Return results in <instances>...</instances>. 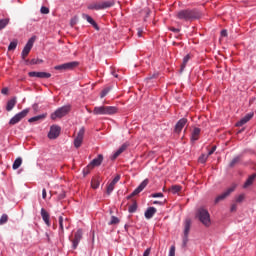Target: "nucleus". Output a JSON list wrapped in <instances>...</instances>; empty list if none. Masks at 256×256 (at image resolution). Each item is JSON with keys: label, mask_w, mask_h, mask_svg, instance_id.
Here are the masks:
<instances>
[{"label": "nucleus", "mask_w": 256, "mask_h": 256, "mask_svg": "<svg viewBox=\"0 0 256 256\" xmlns=\"http://www.w3.org/2000/svg\"><path fill=\"white\" fill-rule=\"evenodd\" d=\"M99 185H101L99 178H92L91 180V187L92 189H99Z\"/></svg>", "instance_id": "32"}, {"label": "nucleus", "mask_w": 256, "mask_h": 256, "mask_svg": "<svg viewBox=\"0 0 256 256\" xmlns=\"http://www.w3.org/2000/svg\"><path fill=\"white\" fill-rule=\"evenodd\" d=\"M253 119V113H249L246 116H244L240 121L236 123V127H243L245 123H249Z\"/></svg>", "instance_id": "19"}, {"label": "nucleus", "mask_w": 256, "mask_h": 256, "mask_svg": "<svg viewBox=\"0 0 256 256\" xmlns=\"http://www.w3.org/2000/svg\"><path fill=\"white\" fill-rule=\"evenodd\" d=\"M221 36L222 37H227V30H222L221 31Z\"/></svg>", "instance_id": "55"}, {"label": "nucleus", "mask_w": 256, "mask_h": 256, "mask_svg": "<svg viewBox=\"0 0 256 256\" xmlns=\"http://www.w3.org/2000/svg\"><path fill=\"white\" fill-rule=\"evenodd\" d=\"M79 22V18L77 16H74L71 20H70V25L71 27H75V25H77V23Z\"/></svg>", "instance_id": "41"}, {"label": "nucleus", "mask_w": 256, "mask_h": 256, "mask_svg": "<svg viewBox=\"0 0 256 256\" xmlns=\"http://www.w3.org/2000/svg\"><path fill=\"white\" fill-rule=\"evenodd\" d=\"M189 59H191V56L189 54L183 58V63L181 64V68H180L181 73L185 71V67H187V63H189Z\"/></svg>", "instance_id": "31"}, {"label": "nucleus", "mask_w": 256, "mask_h": 256, "mask_svg": "<svg viewBox=\"0 0 256 256\" xmlns=\"http://www.w3.org/2000/svg\"><path fill=\"white\" fill-rule=\"evenodd\" d=\"M196 217L205 227H209L211 225V215L207 209L203 207L198 208Z\"/></svg>", "instance_id": "2"}, {"label": "nucleus", "mask_w": 256, "mask_h": 256, "mask_svg": "<svg viewBox=\"0 0 256 256\" xmlns=\"http://www.w3.org/2000/svg\"><path fill=\"white\" fill-rule=\"evenodd\" d=\"M170 31L173 33H179L181 30L179 28H171Z\"/></svg>", "instance_id": "54"}, {"label": "nucleus", "mask_w": 256, "mask_h": 256, "mask_svg": "<svg viewBox=\"0 0 256 256\" xmlns=\"http://www.w3.org/2000/svg\"><path fill=\"white\" fill-rule=\"evenodd\" d=\"M41 217H42L44 223L47 225V227H51V222L49 221V219H50L49 213L46 211L45 208L41 209Z\"/></svg>", "instance_id": "26"}, {"label": "nucleus", "mask_w": 256, "mask_h": 256, "mask_svg": "<svg viewBox=\"0 0 256 256\" xmlns=\"http://www.w3.org/2000/svg\"><path fill=\"white\" fill-rule=\"evenodd\" d=\"M113 5H115V1H104L90 4L88 5V9L100 11L101 9H109V7H113Z\"/></svg>", "instance_id": "4"}, {"label": "nucleus", "mask_w": 256, "mask_h": 256, "mask_svg": "<svg viewBox=\"0 0 256 256\" xmlns=\"http://www.w3.org/2000/svg\"><path fill=\"white\" fill-rule=\"evenodd\" d=\"M83 137H85V127L80 128L77 137L74 139V146L79 149L83 143Z\"/></svg>", "instance_id": "11"}, {"label": "nucleus", "mask_w": 256, "mask_h": 256, "mask_svg": "<svg viewBox=\"0 0 256 256\" xmlns=\"http://www.w3.org/2000/svg\"><path fill=\"white\" fill-rule=\"evenodd\" d=\"M76 67H79V62L73 61L55 66L54 69L56 71H72V69H75Z\"/></svg>", "instance_id": "7"}, {"label": "nucleus", "mask_w": 256, "mask_h": 256, "mask_svg": "<svg viewBox=\"0 0 256 256\" xmlns=\"http://www.w3.org/2000/svg\"><path fill=\"white\" fill-rule=\"evenodd\" d=\"M255 179H256V173L250 175L248 179L245 181V183L243 184V189H249V187H251V185L255 183Z\"/></svg>", "instance_id": "23"}, {"label": "nucleus", "mask_w": 256, "mask_h": 256, "mask_svg": "<svg viewBox=\"0 0 256 256\" xmlns=\"http://www.w3.org/2000/svg\"><path fill=\"white\" fill-rule=\"evenodd\" d=\"M185 125H187V119L186 118L180 119L175 126V132L181 133V131H183V127H185Z\"/></svg>", "instance_id": "22"}, {"label": "nucleus", "mask_w": 256, "mask_h": 256, "mask_svg": "<svg viewBox=\"0 0 256 256\" xmlns=\"http://www.w3.org/2000/svg\"><path fill=\"white\" fill-rule=\"evenodd\" d=\"M149 255H151V248L146 249L143 254V256H149Z\"/></svg>", "instance_id": "52"}, {"label": "nucleus", "mask_w": 256, "mask_h": 256, "mask_svg": "<svg viewBox=\"0 0 256 256\" xmlns=\"http://www.w3.org/2000/svg\"><path fill=\"white\" fill-rule=\"evenodd\" d=\"M142 33H143V31L139 30L138 31V37H141Z\"/></svg>", "instance_id": "58"}, {"label": "nucleus", "mask_w": 256, "mask_h": 256, "mask_svg": "<svg viewBox=\"0 0 256 256\" xmlns=\"http://www.w3.org/2000/svg\"><path fill=\"white\" fill-rule=\"evenodd\" d=\"M129 213H135L137 211V201L133 200V203L128 208Z\"/></svg>", "instance_id": "35"}, {"label": "nucleus", "mask_w": 256, "mask_h": 256, "mask_svg": "<svg viewBox=\"0 0 256 256\" xmlns=\"http://www.w3.org/2000/svg\"><path fill=\"white\" fill-rule=\"evenodd\" d=\"M40 12L42 13V15H49V8L42 6Z\"/></svg>", "instance_id": "44"}, {"label": "nucleus", "mask_w": 256, "mask_h": 256, "mask_svg": "<svg viewBox=\"0 0 256 256\" xmlns=\"http://www.w3.org/2000/svg\"><path fill=\"white\" fill-rule=\"evenodd\" d=\"M125 229H127V225H125Z\"/></svg>", "instance_id": "63"}, {"label": "nucleus", "mask_w": 256, "mask_h": 256, "mask_svg": "<svg viewBox=\"0 0 256 256\" xmlns=\"http://www.w3.org/2000/svg\"><path fill=\"white\" fill-rule=\"evenodd\" d=\"M117 224H119V218L112 216L108 225H117Z\"/></svg>", "instance_id": "40"}, {"label": "nucleus", "mask_w": 256, "mask_h": 256, "mask_svg": "<svg viewBox=\"0 0 256 256\" xmlns=\"http://www.w3.org/2000/svg\"><path fill=\"white\" fill-rule=\"evenodd\" d=\"M49 78H51V73H47V72L38 73V79H49Z\"/></svg>", "instance_id": "34"}, {"label": "nucleus", "mask_w": 256, "mask_h": 256, "mask_svg": "<svg viewBox=\"0 0 256 256\" xmlns=\"http://www.w3.org/2000/svg\"><path fill=\"white\" fill-rule=\"evenodd\" d=\"M41 63H43V60L42 59H35L33 58L31 61H30V65H41Z\"/></svg>", "instance_id": "39"}, {"label": "nucleus", "mask_w": 256, "mask_h": 256, "mask_svg": "<svg viewBox=\"0 0 256 256\" xmlns=\"http://www.w3.org/2000/svg\"><path fill=\"white\" fill-rule=\"evenodd\" d=\"M28 75H29V77H37V78H39V72H35V71L29 72Z\"/></svg>", "instance_id": "47"}, {"label": "nucleus", "mask_w": 256, "mask_h": 256, "mask_svg": "<svg viewBox=\"0 0 256 256\" xmlns=\"http://www.w3.org/2000/svg\"><path fill=\"white\" fill-rule=\"evenodd\" d=\"M235 189H237V184H233L224 193L218 195L214 200L215 205H217V203H221V201H225V199H227V197H229V195H231Z\"/></svg>", "instance_id": "6"}, {"label": "nucleus", "mask_w": 256, "mask_h": 256, "mask_svg": "<svg viewBox=\"0 0 256 256\" xmlns=\"http://www.w3.org/2000/svg\"><path fill=\"white\" fill-rule=\"evenodd\" d=\"M169 191L175 195V193H179V191H181V186L180 185H173V186H171Z\"/></svg>", "instance_id": "36"}, {"label": "nucleus", "mask_w": 256, "mask_h": 256, "mask_svg": "<svg viewBox=\"0 0 256 256\" xmlns=\"http://www.w3.org/2000/svg\"><path fill=\"white\" fill-rule=\"evenodd\" d=\"M60 199H65V194L60 195Z\"/></svg>", "instance_id": "60"}, {"label": "nucleus", "mask_w": 256, "mask_h": 256, "mask_svg": "<svg viewBox=\"0 0 256 256\" xmlns=\"http://www.w3.org/2000/svg\"><path fill=\"white\" fill-rule=\"evenodd\" d=\"M69 111H71V106L66 105L58 108L54 113L51 114V119L55 121V119H61L62 117H65V115L69 114Z\"/></svg>", "instance_id": "5"}, {"label": "nucleus", "mask_w": 256, "mask_h": 256, "mask_svg": "<svg viewBox=\"0 0 256 256\" xmlns=\"http://www.w3.org/2000/svg\"><path fill=\"white\" fill-rule=\"evenodd\" d=\"M59 227L60 231L63 233L65 229H69L71 227V222H69L68 218H64L63 216L59 217Z\"/></svg>", "instance_id": "16"}, {"label": "nucleus", "mask_w": 256, "mask_h": 256, "mask_svg": "<svg viewBox=\"0 0 256 256\" xmlns=\"http://www.w3.org/2000/svg\"><path fill=\"white\" fill-rule=\"evenodd\" d=\"M110 91L111 88H104L100 94L101 99H103V97H105Z\"/></svg>", "instance_id": "42"}, {"label": "nucleus", "mask_w": 256, "mask_h": 256, "mask_svg": "<svg viewBox=\"0 0 256 256\" xmlns=\"http://www.w3.org/2000/svg\"><path fill=\"white\" fill-rule=\"evenodd\" d=\"M94 115H115L117 107L115 106H96L92 111Z\"/></svg>", "instance_id": "3"}, {"label": "nucleus", "mask_w": 256, "mask_h": 256, "mask_svg": "<svg viewBox=\"0 0 256 256\" xmlns=\"http://www.w3.org/2000/svg\"><path fill=\"white\" fill-rule=\"evenodd\" d=\"M253 119V113H249L246 116H244L240 121L236 123V127H243L245 123H249Z\"/></svg>", "instance_id": "21"}, {"label": "nucleus", "mask_w": 256, "mask_h": 256, "mask_svg": "<svg viewBox=\"0 0 256 256\" xmlns=\"http://www.w3.org/2000/svg\"><path fill=\"white\" fill-rule=\"evenodd\" d=\"M9 221V216L7 214H3L0 218V225H5Z\"/></svg>", "instance_id": "38"}, {"label": "nucleus", "mask_w": 256, "mask_h": 256, "mask_svg": "<svg viewBox=\"0 0 256 256\" xmlns=\"http://www.w3.org/2000/svg\"><path fill=\"white\" fill-rule=\"evenodd\" d=\"M234 166H235V162H231L230 167H234Z\"/></svg>", "instance_id": "59"}, {"label": "nucleus", "mask_w": 256, "mask_h": 256, "mask_svg": "<svg viewBox=\"0 0 256 256\" xmlns=\"http://www.w3.org/2000/svg\"><path fill=\"white\" fill-rule=\"evenodd\" d=\"M29 114V109H24L20 113L16 114L13 118H11L9 124L10 125H17L21 119H25Z\"/></svg>", "instance_id": "10"}, {"label": "nucleus", "mask_w": 256, "mask_h": 256, "mask_svg": "<svg viewBox=\"0 0 256 256\" xmlns=\"http://www.w3.org/2000/svg\"><path fill=\"white\" fill-rule=\"evenodd\" d=\"M92 161H103V154H99L97 158H94Z\"/></svg>", "instance_id": "50"}, {"label": "nucleus", "mask_w": 256, "mask_h": 256, "mask_svg": "<svg viewBox=\"0 0 256 256\" xmlns=\"http://www.w3.org/2000/svg\"><path fill=\"white\" fill-rule=\"evenodd\" d=\"M35 43V37H32L28 40V42L26 43L24 49L22 50V59L23 61H25V59H27V56L29 55V53H31V49H33V44Z\"/></svg>", "instance_id": "9"}, {"label": "nucleus", "mask_w": 256, "mask_h": 256, "mask_svg": "<svg viewBox=\"0 0 256 256\" xmlns=\"http://www.w3.org/2000/svg\"><path fill=\"white\" fill-rule=\"evenodd\" d=\"M17 105V98H12L7 102L6 111H13V108Z\"/></svg>", "instance_id": "28"}, {"label": "nucleus", "mask_w": 256, "mask_h": 256, "mask_svg": "<svg viewBox=\"0 0 256 256\" xmlns=\"http://www.w3.org/2000/svg\"><path fill=\"white\" fill-rule=\"evenodd\" d=\"M15 161H23V158L22 157H18L15 159Z\"/></svg>", "instance_id": "57"}, {"label": "nucleus", "mask_w": 256, "mask_h": 256, "mask_svg": "<svg viewBox=\"0 0 256 256\" xmlns=\"http://www.w3.org/2000/svg\"><path fill=\"white\" fill-rule=\"evenodd\" d=\"M1 93H2V95H8V93H9V88H7V87L3 88V89L1 90Z\"/></svg>", "instance_id": "48"}, {"label": "nucleus", "mask_w": 256, "mask_h": 256, "mask_svg": "<svg viewBox=\"0 0 256 256\" xmlns=\"http://www.w3.org/2000/svg\"><path fill=\"white\" fill-rule=\"evenodd\" d=\"M112 75L117 79L119 75H117L115 72H112Z\"/></svg>", "instance_id": "56"}, {"label": "nucleus", "mask_w": 256, "mask_h": 256, "mask_svg": "<svg viewBox=\"0 0 256 256\" xmlns=\"http://www.w3.org/2000/svg\"><path fill=\"white\" fill-rule=\"evenodd\" d=\"M230 211H231V213L237 211V204H232L230 207Z\"/></svg>", "instance_id": "49"}, {"label": "nucleus", "mask_w": 256, "mask_h": 256, "mask_svg": "<svg viewBox=\"0 0 256 256\" xmlns=\"http://www.w3.org/2000/svg\"><path fill=\"white\" fill-rule=\"evenodd\" d=\"M101 165V161H92L88 164L87 167L83 169V175L84 177H87L89 173H91V169H95V167H99Z\"/></svg>", "instance_id": "15"}, {"label": "nucleus", "mask_w": 256, "mask_h": 256, "mask_svg": "<svg viewBox=\"0 0 256 256\" xmlns=\"http://www.w3.org/2000/svg\"><path fill=\"white\" fill-rule=\"evenodd\" d=\"M81 239H83V230L78 229L74 234V239L72 240V249H77Z\"/></svg>", "instance_id": "14"}, {"label": "nucleus", "mask_w": 256, "mask_h": 256, "mask_svg": "<svg viewBox=\"0 0 256 256\" xmlns=\"http://www.w3.org/2000/svg\"><path fill=\"white\" fill-rule=\"evenodd\" d=\"M169 256H175V245H172L170 247Z\"/></svg>", "instance_id": "46"}, {"label": "nucleus", "mask_w": 256, "mask_h": 256, "mask_svg": "<svg viewBox=\"0 0 256 256\" xmlns=\"http://www.w3.org/2000/svg\"><path fill=\"white\" fill-rule=\"evenodd\" d=\"M159 201H154V205H159Z\"/></svg>", "instance_id": "61"}, {"label": "nucleus", "mask_w": 256, "mask_h": 256, "mask_svg": "<svg viewBox=\"0 0 256 256\" xmlns=\"http://www.w3.org/2000/svg\"><path fill=\"white\" fill-rule=\"evenodd\" d=\"M245 201V194H240L236 197V203H243Z\"/></svg>", "instance_id": "43"}, {"label": "nucleus", "mask_w": 256, "mask_h": 256, "mask_svg": "<svg viewBox=\"0 0 256 256\" xmlns=\"http://www.w3.org/2000/svg\"><path fill=\"white\" fill-rule=\"evenodd\" d=\"M42 199H47V190L45 188L42 190Z\"/></svg>", "instance_id": "51"}, {"label": "nucleus", "mask_w": 256, "mask_h": 256, "mask_svg": "<svg viewBox=\"0 0 256 256\" xmlns=\"http://www.w3.org/2000/svg\"><path fill=\"white\" fill-rule=\"evenodd\" d=\"M120 180H121V175L117 174L115 178L111 181V183L107 186L108 195H111V193H113V189H115V185H117V183H119Z\"/></svg>", "instance_id": "17"}, {"label": "nucleus", "mask_w": 256, "mask_h": 256, "mask_svg": "<svg viewBox=\"0 0 256 256\" xmlns=\"http://www.w3.org/2000/svg\"><path fill=\"white\" fill-rule=\"evenodd\" d=\"M15 49H17V40L10 42L8 46V51H15Z\"/></svg>", "instance_id": "37"}, {"label": "nucleus", "mask_w": 256, "mask_h": 256, "mask_svg": "<svg viewBox=\"0 0 256 256\" xmlns=\"http://www.w3.org/2000/svg\"><path fill=\"white\" fill-rule=\"evenodd\" d=\"M253 119V113H249L246 116H244L240 121L236 123V127H243L245 123H249Z\"/></svg>", "instance_id": "20"}, {"label": "nucleus", "mask_w": 256, "mask_h": 256, "mask_svg": "<svg viewBox=\"0 0 256 256\" xmlns=\"http://www.w3.org/2000/svg\"><path fill=\"white\" fill-rule=\"evenodd\" d=\"M147 185H149V180L145 179L129 196H127V199H131L132 197H135V195H139Z\"/></svg>", "instance_id": "12"}, {"label": "nucleus", "mask_w": 256, "mask_h": 256, "mask_svg": "<svg viewBox=\"0 0 256 256\" xmlns=\"http://www.w3.org/2000/svg\"><path fill=\"white\" fill-rule=\"evenodd\" d=\"M7 25H9V19H1L0 20V31H3V29H5V27H7Z\"/></svg>", "instance_id": "33"}, {"label": "nucleus", "mask_w": 256, "mask_h": 256, "mask_svg": "<svg viewBox=\"0 0 256 256\" xmlns=\"http://www.w3.org/2000/svg\"><path fill=\"white\" fill-rule=\"evenodd\" d=\"M152 197H154V198L163 197V193H161V192L154 193V194H152Z\"/></svg>", "instance_id": "53"}, {"label": "nucleus", "mask_w": 256, "mask_h": 256, "mask_svg": "<svg viewBox=\"0 0 256 256\" xmlns=\"http://www.w3.org/2000/svg\"><path fill=\"white\" fill-rule=\"evenodd\" d=\"M21 161H14V164H13V169H19L21 167Z\"/></svg>", "instance_id": "45"}, {"label": "nucleus", "mask_w": 256, "mask_h": 256, "mask_svg": "<svg viewBox=\"0 0 256 256\" xmlns=\"http://www.w3.org/2000/svg\"><path fill=\"white\" fill-rule=\"evenodd\" d=\"M59 135H61V127H59L57 125L51 126L50 131L48 133V138L49 139H57V137H59Z\"/></svg>", "instance_id": "13"}, {"label": "nucleus", "mask_w": 256, "mask_h": 256, "mask_svg": "<svg viewBox=\"0 0 256 256\" xmlns=\"http://www.w3.org/2000/svg\"><path fill=\"white\" fill-rule=\"evenodd\" d=\"M175 16L179 21L191 22L196 19H201V12L196 9H184L176 12Z\"/></svg>", "instance_id": "1"}, {"label": "nucleus", "mask_w": 256, "mask_h": 256, "mask_svg": "<svg viewBox=\"0 0 256 256\" xmlns=\"http://www.w3.org/2000/svg\"><path fill=\"white\" fill-rule=\"evenodd\" d=\"M208 153L202 154V156L199 158V161L201 160H207L209 156L213 155L217 151V146H212L211 148H207Z\"/></svg>", "instance_id": "25"}, {"label": "nucleus", "mask_w": 256, "mask_h": 256, "mask_svg": "<svg viewBox=\"0 0 256 256\" xmlns=\"http://www.w3.org/2000/svg\"><path fill=\"white\" fill-rule=\"evenodd\" d=\"M89 113H93L91 110H88Z\"/></svg>", "instance_id": "62"}, {"label": "nucleus", "mask_w": 256, "mask_h": 256, "mask_svg": "<svg viewBox=\"0 0 256 256\" xmlns=\"http://www.w3.org/2000/svg\"><path fill=\"white\" fill-rule=\"evenodd\" d=\"M47 117V114H42L38 116H34L28 120V123H37V121H43Z\"/></svg>", "instance_id": "29"}, {"label": "nucleus", "mask_w": 256, "mask_h": 256, "mask_svg": "<svg viewBox=\"0 0 256 256\" xmlns=\"http://www.w3.org/2000/svg\"><path fill=\"white\" fill-rule=\"evenodd\" d=\"M127 147H129V144L125 143L123 144L112 156H110L111 161H115V159H118V157L121 155V153H124V151H127Z\"/></svg>", "instance_id": "18"}, {"label": "nucleus", "mask_w": 256, "mask_h": 256, "mask_svg": "<svg viewBox=\"0 0 256 256\" xmlns=\"http://www.w3.org/2000/svg\"><path fill=\"white\" fill-rule=\"evenodd\" d=\"M189 231H191V219H186L184 225V235L182 238V247H187V243H189Z\"/></svg>", "instance_id": "8"}, {"label": "nucleus", "mask_w": 256, "mask_h": 256, "mask_svg": "<svg viewBox=\"0 0 256 256\" xmlns=\"http://www.w3.org/2000/svg\"><path fill=\"white\" fill-rule=\"evenodd\" d=\"M82 17L88 23H90V25L93 26L96 31H99V25H97V22H95V20H93L91 16H89L88 14H82Z\"/></svg>", "instance_id": "24"}, {"label": "nucleus", "mask_w": 256, "mask_h": 256, "mask_svg": "<svg viewBox=\"0 0 256 256\" xmlns=\"http://www.w3.org/2000/svg\"><path fill=\"white\" fill-rule=\"evenodd\" d=\"M199 135H201V129L200 128H194L191 136L192 141H198Z\"/></svg>", "instance_id": "30"}, {"label": "nucleus", "mask_w": 256, "mask_h": 256, "mask_svg": "<svg viewBox=\"0 0 256 256\" xmlns=\"http://www.w3.org/2000/svg\"><path fill=\"white\" fill-rule=\"evenodd\" d=\"M155 213H157V208L155 207H149L146 211H145V217L146 219H153V216L155 215Z\"/></svg>", "instance_id": "27"}]
</instances>
